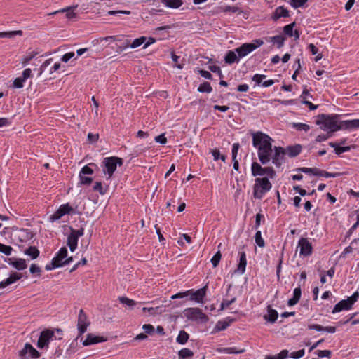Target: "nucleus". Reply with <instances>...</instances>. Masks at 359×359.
I'll use <instances>...</instances> for the list:
<instances>
[{"instance_id": "nucleus-33", "label": "nucleus", "mask_w": 359, "mask_h": 359, "mask_svg": "<svg viewBox=\"0 0 359 359\" xmlns=\"http://www.w3.org/2000/svg\"><path fill=\"white\" fill-rule=\"evenodd\" d=\"M39 253V250L34 246H30L25 251V254L29 256L32 259H36Z\"/></svg>"}, {"instance_id": "nucleus-26", "label": "nucleus", "mask_w": 359, "mask_h": 359, "mask_svg": "<svg viewBox=\"0 0 359 359\" xmlns=\"http://www.w3.org/2000/svg\"><path fill=\"white\" fill-rule=\"evenodd\" d=\"M39 52L36 50L29 51L20 60V64L22 67H26L32 60H33Z\"/></svg>"}, {"instance_id": "nucleus-2", "label": "nucleus", "mask_w": 359, "mask_h": 359, "mask_svg": "<svg viewBox=\"0 0 359 359\" xmlns=\"http://www.w3.org/2000/svg\"><path fill=\"white\" fill-rule=\"evenodd\" d=\"M252 144L257 149L260 163L263 165L270 162L273 153L272 142L273 140L267 134L261 131L253 133Z\"/></svg>"}, {"instance_id": "nucleus-15", "label": "nucleus", "mask_w": 359, "mask_h": 359, "mask_svg": "<svg viewBox=\"0 0 359 359\" xmlns=\"http://www.w3.org/2000/svg\"><path fill=\"white\" fill-rule=\"evenodd\" d=\"M298 247H299L300 255L307 257L312 254L313 246L311 242L307 238H301L298 242Z\"/></svg>"}, {"instance_id": "nucleus-58", "label": "nucleus", "mask_w": 359, "mask_h": 359, "mask_svg": "<svg viewBox=\"0 0 359 359\" xmlns=\"http://www.w3.org/2000/svg\"><path fill=\"white\" fill-rule=\"evenodd\" d=\"M33 76V74L32 73V69L30 68L25 69L22 73L21 77L23 79V80L26 81L29 78H32Z\"/></svg>"}, {"instance_id": "nucleus-20", "label": "nucleus", "mask_w": 359, "mask_h": 359, "mask_svg": "<svg viewBox=\"0 0 359 359\" xmlns=\"http://www.w3.org/2000/svg\"><path fill=\"white\" fill-rule=\"evenodd\" d=\"M290 16L289 11L283 6L277 7L272 14L271 18L276 21L280 18H287Z\"/></svg>"}, {"instance_id": "nucleus-31", "label": "nucleus", "mask_w": 359, "mask_h": 359, "mask_svg": "<svg viewBox=\"0 0 359 359\" xmlns=\"http://www.w3.org/2000/svg\"><path fill=\"white\" fill-rule=\"evenodd\" d=\"M286 38L283 35H277L270 38V41L276 44L278 48L283 46Z\"/></svg>"}, {"instance_id": "nucleus-61", "label": "nucleus", "mask_w": 359, "mask_h": 359, "mask_svg": "<svg viewBox=\"0 0 359 359\" xmlns=\"http://www.w3.org/2000/svg\"><path fill=\"white\" fill-rule=\"evenodd\" d=\"M209 69L214 73L218 74L220 79L223 77L222 72L219 66H217V65L209 66Z\"/></svg>"}, {"instance_id": "nucleus-51", "label": "nucleus", "mask_w": 359, "mask_h": 359, "mask_svg": "<svg viewBox=\"0 0 359 359\" xmlns=\"http://www.w3.org/2000/svg\"><path fill=\"white\" fill-rule=\"evenodd\" d=\"M226 352L229 354H239L245 352L244 348H237L236 347H229L226 348Z\"/></svg>"}, {"instance_id": "nucleus-37", "label": "nucleus", "mask_w": 359, "mask_h": 359, "mask_svg": "<svg viewBox=\"0 0 359 359\" xmlns=\"http://www.w3.org/2000/svg\"><path fill=\"white\" fill-rule=\"evenodd\" d=\"M317 169L318 168H312L302 167V168H298L295 169L294 171L299 172H304L305 174L313 175L316 176Z\"/></svg>"}, {"instance_id": "nucleus-53", "label": "nucleus", "mask_w": 359, "mask_h": 359, "mask_svg": "<svg viewBox=\"0 0 359 359\" xmlns=\"http://www.w3.org/2000/svg\"><path fill=\"white\" fill-rule=\"evenodd\" d=\"M93 190L98 191L101 194H104L106 191V189L102 187L101 182H97L93 186Z\"/></svg>"}, {"instance_id": "nucleus-11", "label": "nucleus", "mask_w": 359, "mask_h": 359, "mask_svg": "<svg viewBox=\"0 0 359 359\" xmlns=\"http://www.w3.org/2000/svg\"><path fill=\"white\" fill-rule=\"evenodd\" d=\"M286 155L285 148L282 147H274L271 154L272 163L277 167L280 168L285 162V156Z\"/></svg>"}, {"instance_id": "nucleus-1", "label": "nucleus", "mask_w": 359, "mask_h": 359, "mask_svg": "<svg viewBox=\"0 0 359 359\" xmlns=\"http://www.w3.org/2000/svg\"><path fill=\"white\" fill-rule=\"evenodd\" d=\"M337 118V115L322 114L319 116V118L316 121V124L320 126L322 130L327 131L329 133L341 129L352 130L359 128V119L346 120L338 123Z\"/></svg>"}, {"instance_id": "nucleus-57", "label": "nucleus", "mask_w": 359, "mask_h": 359, "mask_svg": "<svg viewBox=\"0 0 359 359\" xmlns=\"http://www.w3.org/2000/svg\"><path fill=\"white\" fill-rule=\"evenodd\" d=\"M288 351L287 350H282L278 354L273 355L274 359H286L288 356Z\"/></svg>"}, {"instance_id": "nucleus-60", "label": "nucleus", "mask_w": 359, "mask_h": 359, "mask_svg": "<svg viewBox=\"0 0 359 359\" xmlns=\"http://www.w3.org/2000/svg\"><path fill=\"white\" fill-rule=\"evenodd\" d=\"M154 140L156 142L160 143L161 144H165L167 143V138L165 137L164 133H162L160 135L155 137Z\"/></svg>"}, {"instance_id": "nucleus-16", "label": "nucleus", "mask_w": 359, "mask_h": 359, "mask_svg": "<svg viewBox=\"0 0 359 359\" xmlns=\"http://www.w3.org/2000/svg\"><path fill=\"white\" fill-rule=\"evenodd\" d=\"M54 332L50 330H46L41 332L39 336L37 346L39 348H43L48 346L50 340L53 337Z\"/></svg>"}, {"instance_id": "nucleus-27", "label": "nucleus", "mask_w": 359, "mask_h": 359, "mask_svg": "<svg viewBox=\"0 0 359 359\" xmlns=\"http://www.w3.org/2000/svg\"><path fill=\"white\" fill-rule=\"evenodd\" d=\"M79 235L76 233H71L67 238V245L72 252H74L77 247Z\"/></svg>"}, {"instance_id": "nucleus-19", "label": "nucleus", "mask_w": 359, "mask_h": 359, "mask_svg": "<svg viewBox=\"0 0 359 359\" xmlns=\"http://www.w3.org/2000/svg\"><path fill=\"white\" fill-rule=\"evenodd\" d=\"M22 278L20 273L13 272L11 273L8 278L0 282V289L6 287L7 286L15 283Z\"/></svg>"}, {"instance_id": "nucleus-25", "label": "nucleus", "mask_w": 359, "mask_h": 359, "mask_svg": "<svg viewBox=\"0 0 359 359\" xmlns=\"http://www.w3.org/2000/svg\"><path fill=\"white\" fill-rule=\"evenodd\" d=\"M285 149V153L287 154L290 157L293 158L297 156H298L300 152L302 151V146L299 144H296L294 146H288Z\"/></svg>"}, {"instance_id": "nucleus-45", "label": "nucleus", "mask_w": 359, "mask_h": 359, "mask_svg": "<svg viewBox=\"0 0 359 359\" xmlns=\"http://www.w3.org/2000/svg\"><path fill=\"white\" fill-rule=\"evenodd\" d=\"M13 248L10 245H6L0 243V252L6 255H11Z\"/></svg>"}, {"instance_id": "nucleus-29", "label": "nucleus", "mask_w": 359, "mask_h": 359, "mask_svg": "<svg viewBox=\"0 0 359 359\" xmlns=\"http://www.w3.org/2000/svg\"><path fill=\"white\" fill-rule=\"evenodd\" d=\"M58 13H65V16L67 19L71 20L76 17V13L72 7H67L66 8H63L55 12L51 13V15H54Z\"/></svg>"}, {"instance_id": "nucleus-59", "label": "nucleus", "mask_w": 359, "mask_h": 359, "mask_svg": "<svg viewBox=\"0 0 359 359\" xmlns=\"http://www.w3.org/2000/svg\"><path fill=\"white\" fill-rule=\"evenodd\" d=\"M17 233L21 241H23V239H25L29 236V232L27 229H20L18 231Z\"/></svg>"}, {"instance_id": "nucleus-24", "label": "nucleus", "mask_w": 359, "mask_h": 359, "mask_svg": "<svg viewBox=\"0 0 359 359\" xmlns=\"http://www.w3.org/2000/svg\"><path fill=\"white\" fill-rule=\"evenodd\" d=\"M240 59L236 50H229L226 53L224 61L226 64L231 65L233 63H238Z\"/></svg>"}, {"instance_id": "nucleus-42", "label": "nucleus", "mask_w": 359, "mask_h": 359, "mask_svg": "<svg viewBox=\"0 0 359 359\" xmlns=\"http://www.w3.org/2000/svg\"><path fill=\"white\" fill-rule=\"evenodd\" d=\"M308 0H290V4L294 8L302 7Z\"/></svg>"}, {"instance_id": "nucleus-34", "label": "nucleus", "mask_w": 359, "mask_h": 359, "mask_svg": "<svg viewBox=\"0 0 359 359\" xmlns=\"http://www.w3.org/2000/svg\"><path fill=\"white\" fill-rule=\"evenodd\" d=\"M189 334L185 332L184 330H181L179 332L178 336L177 337L176 341L180 344H185L188 339H189Z\"/></svg>"}, {"instance_id": "nucleus-18", "label": "nucleus", "mask_w": 359, "mask_h": 359, "mask_svg": "<svg viewBox=\"0 0 359 359\" xmlns=\"http://www.w3.org/2000/svg\"><path fill=\"white\" fill-rule=\"evenodd\" d=\"M8 264L17 270L25 269L27 266L25 259L22 258L11 257L8 259Z\"/></svg>"}, {"instance_id": "nucleus-63", "label": "nucleus", "mask_w": 359, "mask_h": 359, "mask_svg": "<svg viewBox=\"0 0 359 359\" xmlns=\"http://www.w3.org/2000/svg\"><path fill=\"white\" fill-rule=\"evenodd\" d=\"M75 54L74 52H69L63 55V56L61 58V60L65 62H67L69 60H70L72 58L74 57Z\"/></svg>"}, {"instance_id": "nucleus-48", "label": "nucleus", "mask_w": 359, "mask_h": 359, "mask_svg": "<svg viewBox=\"0 0 359 359\" xmlns=\"http://www.w3.org/2000/svg\"><path fill=\"white\" fill-rule=\"evenodd\" d=\"M266 77V76L264 74H256L252 76V80L255 83V85L259 86L262 83V82L263 79H265Z\"/></svg>"}, {"instance_id": "nucleus-38", "label": "nucleus", "mask_w": 359, "mask_h": 359, "mask_svg": "<svg viewBox=\"0 0 359 359\" xmlns=\"http://www.w3.org/2000/svg\"><path fill=\"white\" fill-rule=\"evenodd\" d=\"M194 353L189 348H184L178 352V355L180 359H184L188 357L193 356Z\"/></svg>"}, {"instance_id": "nucleus-32", "label": "nucleus", "mask_w": 359, "mask_h": 359, "mask_svg": "<svg viewBox=\"0 0 359 359\" xmlns=\"http://www.w3.org/2000/svg\"><path fill=\"white\" fill-rule=\"evenodd\" d=\"M147 41V37L145 36H141L140 38L135 39L133 40V41L131 43H129V42H127V44L126 47L130 46L131 48H136L143 43H144Z\"/></svg>"}, {"instance_id": "nucleus-22", "label": "nucleus", "mask_w": 359, "mask_h": 359, "mask_svg": "<svg viewBox=\"0 0 359 359\" xmlns=\"http://www.w3.org/2000/svg\"><path fill=\"white\" fill-rule=\"evenodd\" d=\"M267 314L264 316V319L271 323H274L278 316V313L276 310L272 309V307L269 305L267 306Z\"/></svg>"}, {"instance_id": "nucleus-5", "label": "nucleus", "mask_w": 359, "mask_h": 359, "mask_svg": "<svg viewBox=\"0 0 359 359\" xmlns=\"http://www.w3.org/2000/svg\"><path fill=\"white\" fill-rule=\"evenodd\" d=\"M206 286L198 289L196 291L189 290L182 292H178L171 297L172 299L184 298L190 295V300L198 303H202L206 294Z\"/></svg>"}, {"instance_id": "nucleus-10", "label": "nucleus", "mask_w": 359, "mask_h": 359, "mask_svg": "<svg viewBox=\"0 0 359 359\" xmlns=\"http://www.w3.org/2000/svg\"><path fill=\"white\" fill-rule=\"evenodd\" d=\"M184 316L191 320H201L205 322L208 320L207 316L198 308H187L184 310Z\"/></svg>"}, {"instance_id": "nucleus-7", "label": "nucleus", "mask_w": 359, "mask_h": 359, "mask_svg": "<svg viewBox=\"0 0 359 359\" xmlns=\"http://www.w3.org/2000/svg\"><path fill=\"white\" fill-rule=\"evenodd\" d=\"M358 298L359 292H355L352 296L348 297L346 299L341 300L334 306L332 311V313L340 312L341 311L350 310Z\"/></svg>"}, {"instance_id": "nucleus-55", "label": "nucleus", "mask_w": 359, "mask_h": 359, "mask_svg": "<svg viewBox=\"0 0 359 359\" xmlns=\"http://www.w3.org/2000/svg\"><path fill=\"white\" fill-rule=\"evenodd\" d=\"M105 341H107V339L104 337L91 335V344H95Z\"/></svg>"}, {"instance_id": "nucleus-30", "label": "nucleus", "mask_w": 359, "mask_h": 359, "mask_svg": "<svg viewBox=\"0 0 359 359\" xmlns=\"http://www.w3.org/2000/svg\"><path fill=\"white\" fill-rule=\"evenodd\" d=\"M161 2L165 6L171 8H178L183 4L182 0H161Z\"/></svg>"}, {"instance_id": "nucleus-62", "label": "nucleus", "mask_w": 359, "mask_h": 359, "mask_svg": "<svg viewBox=\"0 0 359 359\" xmlns=\"http://www.w3.org/2000/svg\"><path fill=\"white\" fill-rule=\"evenodd\" d=\"M12 121L8 118H0V128L9 126Z\"/></svg>"}, {"instance_id": "nucleus-23", "label": "nucleus", "mask_w": 359, "mask_h": 359, "mask_svg": "<svg viewBox=\"0 0 359 359\" xmlns=\"http://www.w3.org/2000/svg\"><path fill=\"white\" fill-rule=\"evenodd\" d=\"M168 305H161L156 307H144L142 309L143 311H149L151 315L155 316L157 314H161L164 312L168 311L167 307Z\"/></svg>"}, {"instance_id": "nucleus-43", "label": "nucleus", "mask_w": 359, "mask_h": 359, "mask_svg": "<svg viewBox=\"0 0 359 359\" xmlns=\"http://www.w3.org/2000/svg\"><path fill=\"white\" fill-rule=\"evenodd\" d=\"M222 258V254L221 252L219 250L216 252V254L212 257L211 259V263L213 266V267H217L221 260Z\"/></svg>"}, {"instance_id": "nucleus-9", "label": "nucleus", "mask_w": 359, "mask_h": 359, "mask_svg": "<svg viewBox=\"0 0 359 359\" xmlns=\"http://www.w3.org/2000/svg\"><path fill=\"white\" fill-rule=\"evenodd\" d=\"M104 163L106 168V172L111 177L115 170H116L117 165H122L123 163V159L116 156L108 157L104 159Z\"/></svg>"}, {"instance_id": "nucleus-36", "label": "nucleus", "mask_w": 359, "mask_h": 359, "mask_svg": "<svg viewBox=\"0 0 359 359\" xmlns=\"http://www.w3.org/2000/svg\"><path fill=\"white\" fill-rule=\"evenodd\" d=\"M212 90V88L209 82L205 81L201 83L198 88V91L200 93H210Z\"/></svg>"}, {"instance_id": "nucleus-40", "label": "nucleus", "mask_w": 359, "mask_h": 359, "mask_svg": "<svg viewBox=\"0 0 359 359\" xmlns=\"http://www.w3.org/2000/svg\"><path fill=\"white\" fill-rule=\"evenodd\" d=\"M53 58H49L48 60H46V61H44L41 65L40 66L39 69V76H40L46 70V68L50 65H51V63L53 62Z\"/></svg>"}, {"instance_id": "nucleus-39", "label": "nucleus", "mask_w": 359, "mask_h": 359, "mask_svg": "<svg viewBox=\"0 0 359 359\" xmlns=\"http://www.w3.org/2000/svg\"><path fill=\"white\" fill-rule=\"evenodd\" d=\"M118 300L121 304H125L130 308H133L136 305V302L126 297H118Z\"/></svg>"}, {"instance_id": "nucleus-49", "label": "nucleus", "mask_w": 359, "mask_h": 359, "mask_svg": "<svg viewBox=\"0 0 359 359\" xmlns=\"http://www.w3.org/2000/svg\"><path fill=\"white\" fill-rule=\"evenodd\" d=\"M25 82V81L21 76L18 77L13 81V86L15 88H22Z\"/></svg>"}, {"instance_id": "nucleus-17", "label": "nucleus", "mask_w": 359, "mask_h": 359, "mask_svg": "<svg viewBox=\"0 0 359 359\" xmlns=\"http://www.w3.org/2000/svg\"><path fill=\"white\" fill-rule=\"evenodd\" d=\"M79 185H90V164L86 165L79 172Z\"/></svg>"}, {"instance_id": "nucleus-4", "label": "nucleus", "mask_w": 359, "mask_h": 359, "mask_svg": "<svg viewBox=\"0 0 359 359\" xmlns=\"http://www.w3.org/2000/svg\"><path fill=\"white\" fill-rule=\"evenodd\" d=\"M72 257H67V249L62 247L60 249L57 255L53 258L50 263L46 264L45 269L46 271H51L56 268L62 266L70 263Z\"/></svg>"}, {"instance_id": "nucleus-54", "label": "nucleus", "mask_w": 359, "mask_h": 359, "mask_svg": "<svg viewBox=\"0 0 359 359\" xmlns=\"http://www.w3.org/2000/svg\"><path fill=\"white\" fill-rule=\"evenodd\" d=\"M29 271L32 274L36 273L38 276L41 275V269L35 264H32L29 268Z\"/></svg>"}, {"instance_id": "nucleus-35", "label": "nucleus", "mask_w": 359, "mask_h": 359, "mask_svg": "<svg viewBox=\"0 0 359 359\" xmlns=\"http://www.w3.org/2000/svg\"><path fill=\"white\" fill-rule=\"evenodd\" d=\"M23 34L22 30L1 32H0V38H13L15 36H22Z\"/></svg>"}, {"instance_id": "nucleus-56", "label": "nucleus", "mask_w": 359, "mask_h": 359, "mask_svg": "<svg viewBox=\"0 0 359 359\" xmlns=\"http://www.w3.org/2000/svg\"><path fill=\"white\" fill-rule=\"evenodd\" d=\"M304 349L299 350L298 351H294L290 353V357L294 359H299L304 356Z\"/></svg>"}, {"instance_id": "nucleus-64", "label": "nucleus", "mask_w": 359, "mask_h": 359, "mask_svg": "<svg viewBox=\"0 0 359 359\" xmlns=\"http://www.w3.org/2000/svg\"><path fill=\"white\" fill-rule=\"evenodd\" d=\"M240 147L239 143H234L232 146V160L236 158L237 154Z\"/></svg>"}, {"instance_id": "nucleus-14", "label": "nucleus", "mask_w": 359, "mask_h": 359, "mask_svg": "<svg viewBox=\"0 0 359 359\" xmlns=\"http://www.w3.org/2000/svg\"><path fill=\"white\" fill-rule=\"evenodd\" d=\"M88 325V316L83 313V311L81 309L79 311L77 322L79 335L76 337V340L79 339L80 337L87 330Z\"/></svg>"}, {"instance_id": "nucleus-21", "label": "nucleus", "mask_w": 359, "mask_h": 359, "mask_svg": "<svg viewBox=\"0 0 359 359\" xmlns=\"http://www.w3.org/2000/svg\"><path fill=\"white\" fill-rule=\"evenodd\" d=\"M239 262L237 266L236 271L241 274H243L245 271V268L247 265V259L246 255L243 250H239Z\"/></svg>"}, {"instance_id": "nucleus-47", "label": "nucleus", "mask_w": 359, "mask_h": 359, "mask_svg": "<svg viewBox=\"0 0 359 359\" xmlns=\"http://www.w3.org/2000/svg\"><path fill=\"white\" fill-rule=\"evenodd\" d=\"M211 154L215 161L221 159L222 161H225L226 160V156L224 155H221L220 151L217 149L211 150Z\"/></svg>"}, {"instance_id": "nucleus-13", "label": "nucleus", "mask_w": 359, "mask_h": 359, "mask_svg": "<svg viewBox=\"0 0 359 359\" xmlns=\"http://www.w3.org/2000/svg\"><path fill=\"white\" fill-rule=\"evenodd\" d=\"M19 357L20 359H36L39 357V353L31 344L27 343L20 351Z\"/></svg>"}, {"instance_id": "nucleus-50", "label": "nucleus", "mask_w": 359, "mask_h": 359, "mask_svg": "<svg viewBox=\"0 0 359 359\" xmlns=\"http://www.w3.org/2000/svg\"><path fill=\"white\" fill-rule=\"evenodd\" d=\"M329 145L334 149L335 154L338 156L344 152L343 147H339L337 143L331 142L329 143Z\"/></svg>"}, {"instance_id": "nucleus-8", "label": "nucleus", "mask_w": 359, "mask_h": 359, "mask_svg": "<svg viewBox=\"0 0 359 359\" xmlns=\"http://www.w3.org/2000/svg\"><path fill=\"white\" fill-rule=\"evenodd\" d=\"M263 44V41L260 39L255 40L253 43H245L241 45L240 47L235 49L239 59L243 58L248 55L249 53L254 51L256 48L261 46Z\"/></svg>"}, {"instance_id": "nucleus-6", "label": "nucleus", "mask_w": 359, "mask_h": 359, "mask_svg": "<svg viewBox=\"0 0 359 359\" xmlns=\"http://www.w3.org/2000/svg\"><path fill=\"white\" fill-rule=\"evenodd\" d=\"M251 173L253 177H262L273 179L276 172L272 167H262L257 162H253L251 165Z\"/></svg>"}, {"instance_id": "nucleus-52", "label": "nucleus", "mask_w": 359, "mask_h": 359, "mask_svg": "<svg viewBox=\"0 0 359 359\" xmlns=\"http://www.w3.org/2000/svg\"><path fill=\"white\" fill-rule=\"evenodd\" d=\"M294 127L298 130H304L305 132L310 129V126L309 125L302 123H294Z\"/></svg>"}, {"instance_id": "nucleus-41", "label": "nucleus", "mask_w": 359, "mask_h": 359, "mask_svg": "<svg viewBox=\"0 0 359 359\" xmlns=\"http://www.w3.org/2000/svg\"><path fill=\"white\" fill-rule=\"evenodd\" d=\"M255 240L256 244L259 247H261V248L264 247L265 242H264V239L262 237V233H261L260 231H257L256 232L255 236Z\"/></svg>"}, {"instance_id": "nucleus-44", "label": "nucleus", "mask_w": 359, "mask_h": 359, "mask_svg": "<svg viewBox=\"0 0 359 359\" xmlns=\"http://www.w3.org/2000/svg\"><path fill=\"white\" fill-rule=\"evenodd\" d=\"M295 25V22H292L291 24L287 25L283 27L284 33L290 37L293 36V27Z\"/></svg>"}, {"instance_id": "nucleus-28", "label": "nucleus", "mask_w": 359, "mask_h": 359, "mask_svg": "<svg viewBox=\"0 0 359 359\" xmlns=\"http://www.w3.org/2000/svg\"><path fill=\"white\" fill-rule=\"evenodd\" d=\"M301 295H302L301 288L299 287L295 288L293 292L292 298L290 299L287 302L288 306H292L297 304L301 298Z\"/></svg>"}, {"instance_id": "nucleus-12", "label": "nucleus", "mask_w": 359, "mask_h": 359, "mask_svg": "<svg viewBox=\"0 0 359 359\" xmlns=\"http://www.w3.org/2000/svg\"><path fill=\"white\" fill-rule=\"evenodd\" d=\"M73 211V208L69 203L62 204L53 214L50 215L48 220L50 222H54L65 215H69Z\"/></svg>"}, {"instance_id": "nucleus-3", "label": "nucleus", "mask_w": 359, "mask_h": 359, "mask_svg": "<svg viewBox=\"0 0 359 359\" xmlns=\"http://www.w3.org/2000/svg\"><path fill=\"white\" fill-rule=\"evenodd\" d=\"M268 177H256L253 185V196L262 199L271 190L272 184Z\"/></svg>"}, {"instance_id": "nucleus-46", "label": "nucleus", "mask_w": 359, "mask_h": 359, "mask_svg": "<svg viewBox=\"0 0 359 359\" xmlns=\"http://www.w3.org/2000/svg\"><path fill=\"white\" fill-rule=\"evenodd\" d=\"M236 301V297H233L230 300L224 299L221 303L219 310L222 311V310L225 309L226 308H228L231 304L234 303Z\"/></svg>"}]
</instances>
